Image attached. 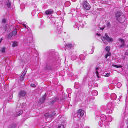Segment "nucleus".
Returning <instances> with one entry per match:
<instances>
[{
    "instance_id": "nucleus-2",
    "label": "nucleus",
    "mask_w": 128,
    "mask_h": 128,
    "mask_svg": "<svg viewBox=\"0 0 128 128\" xmlns=\"http://www.w3.org/2000/svg\"><path fill=\"white\" fill-rule=\"evenodd\" d=\"M105 37L102 36L101 38L104 42L106 44H107L108 42H112L113 41V40L112 38L110 37L106 34H105Z\"/></svg>"
},
{
    "instance_id": "nucleus-7",
    "label": "nucleus",
    "mask_w": 128,
    "mask_h": 128,
    "mask_svg": "<svg viewBox=\"0 0 128 128\" xmlns=\"http://www.w3.org/2000/svg\"><path fill=\"white\" fill-rule=\"evenodd\" d=\"M26 71L27 70H24L22 75L20 77V80L22 81L24 80V76L26 74Z\"/></svg>"
},
{
    "instance_id": "nucleus-8",
    "label": "nucleus",
    "mask_w": 128,
    "mask_h": 128,
    "mask_svg": "<svg viewBox=\"0 0 128 128\" xmlns=\"http://www.w3.org/2000/svg\"><path fill=\"white\" fill-rule=\"evenodd\" d=\"M26 92L24 91H21L19 93L18 95L20 97L24 96L26 94Z\"/></svg>"
},
{
    "instance_id": "nucleus-12",
    "label": "nucleus",
    "mask_w": 128,
    "mask_h": 128,
    "mask_svg": "<svg viewBox=\"0 0 128 128\" xmlns=\"http://www.w3.org/2000/svg\"><path fill=\"white\" fill-rule=\"evenodd\" d=\"M106 119V116L104 114L102 115L101 116L100 119L102 121L105 120Z\"/></svg>"
},
{
    "instance_id": "nucleus-4",
    "label": "nucleus",
    "mask_w": 128,
    "mask_h": 128,
    "mask_svg": "<svg viewBox=\"0 0 128 128\" xmlns=\"http://www.w3.org/2000/svg\"><path fill=\"white\" fill-rule=\"evenodd\" d=\"M84 113V111L82 109H79L78 111V117L79 114L80 115L81 117H82Z\"/></svg>"
},
{
    "instance_id": "nucleus-20",
    "label": "nucleus",
    "mask_w": 128,
    "mask_h": 128,
    "mask_svg": "<svg viewBox=\"0 0 128 128\" xmlns=\"http://www.w3.org/2000/svg\"><path fill=\"white\" fill-rule=\"evenodd\" d=\"M110 47L109 46H108L106 48V50L107 52H108L110 50Z\"/></svg>"
},
{
    "instance_id": "nucleus-48",
    "label": "nucleus",
    "mask_w": 128,
    "mask_h": 128,
    "mask_svg": "<svg viewBox=\"0 0 128 128\" xmlns=\"http://www.w3.org/2000/svg\"><path fill=\"white\" fill-rule=\"evenodd\" d=\"M47 69H49L48 68H47Z\"/></svg>"
},
{
    "instance_id": "nucleus-18",
    "label": "nucleus",
    "mask_w": 128,
    "mask_h": 128,
    "mask_svg": "<svg viewBox=\"0 0 128 128\" xmlns=\"http://www.w3.org/2000/svg\"><path fill=\"white\" fill-rule=\"evenodd\" d=\"M111 55V53L110 52H108L105 56V57L106 58H107L108 56H110Z\"/></svg>"
},
{
    "instance_id": "nucleus-42",
    "label": "nucleus",
    "mask_w": 128,
    "mask_h": 128,
    "mask_svg": "<svg viewBox=\"0 0 128 128\" xmlns=\"http://www.w3.org/2000/svg\"><path fill=\"white\" fill-rule=\"evenodd\" d=\"M92 53H91V54H92L93 52H94V50H92Z\"/></svg>"
},
{
    "instance_id": "nucleus-23",
    "label": "nucleus",
    "mask_w": 128,
    "mask_h": 128,
    "mask_svg": "<svg viewBox=\"0 0 128 128\" xmlns=\"http://www.w3.org/2000/svg\"><path fill=\"white\" fill-rule=\"evenodd\" d=\"M112 106V104L111 103H110L107 105L108 108L109 109Z\"/></svg>"
},
{
    "instance_id": "nucleus-29",
    "label": "nucleus",
    "mask_w": 128,
    "mask_h": 128,
    "mask_svg": "<svg viewBox=\"0 0 128 128\" xmlns=\"http://www.w3.org/2000/svg\"><path fill=\"white\" fill-rule=\"evenodd\" d=\"M112 66H114V67L117 68H120L121 67H122V66H118L116 65H114V64H112Z\"/></svg>"
},
{
    "instance_id": "nucleus-15",
    "label": "nucleus",
    "mask_w": 128,
    "mask_h": 128,
    "mask_svg": "<svg viewBox=\"0 0 128 128\" xmlns=\"http://www.w3.org/2000/svg\"><path fill=\"white\" fill-rule=\"evenodd\" d=\"M92 94L93 96H96L98 94V92L96 90H94L92 92Z\"/></svg>"
},
{
    "instance_id": "nucleus-9",
    "label": "nucleus",
    "mask_w": 128,
    "mask_h": 128,
    "mask_svg": "<svg viewBox=\"0 0 128 128\" xmlns=\"http://www.w3.org/2000/svg\"><path fill=\"white\" fill-rule=\"evenodd\" d=\"M110 98L113 100H115L116 98V96L114 93H113L111 94Z\"/></svg>"
},
{
    "instance_id": "nucleus-22",
    "label": "nucleus",
    "mask_w": 128,
    "mask_h": 128,
    "mask_svg": "<svg viewBox=\"0 0 128 128\" xmlns=\"http://www.w3.org/2000/svg\"><path fill=\"white\" fill-rule=\"evenodd\" d=\"M93 3H96V4L99 2V0H90Z\"/></svg>"
},
{
    "instance_id": "nucleus-40",
    "label": "nucleus",
    "mask_w": 128,
    "mask_h": 128,
    "mask_svg": "<svg viewBox=\"0 0 128 128\" xmlns=\"http://www.w3.org/2000/svg\"><path fill=\"white\" fill-rule=\"evenodd\" d=\"M2 40V38H1L0 40V44Z\"/></svg>"
},
{
    "instance_id": "nucleus-36",
    "label": "nucleus",
    "mask_w": 128,
    "mask_h": 128,
    "mask_svg": "<svg viewBox=\"0 0 128 128\" xmlns=\"http://www.w3.org/2000/svg\"><path fill=\"white\" fill-rule=\"evenodd\" d=\"M105 26H104V27L103 28H100V30H103L105 28Z\"/></svg>"
},
{
    "instance_id": "nucleus-11",
    "label": "nucleus",
    "mask_w": 128,
    "mask_h": 128,
    "mask_svg": "<svg viewBox=\"0 0 128 128\" xmlns=\"http://www.w3.org/2000/svg\"><path fill=\"white\" fill-rule=\"evenodd\" d=\"M17 33V31L16 30H14L12 32H11L10 33V34L9 35V36H10L11 35H16Z\"/></svg>"
},
{
    "instance_id": "nucleus-10",
    "label": "nucleus",
    "mask_w": 128,
    "mask_h": 128,
    "mask_svg": "<svg viewBox=\"0 0 128 128\" xmlns=\"http://www.w3.org/2000/svg\"><path fill=\"white\" fill-rule=\"evenodd\" d=\"M74 45L73 44L72 45L71 44H66V46H65V48L66 49L67 48H70L71 47H73L74 46Z\"/></svg>"
},
{
    "instance_id": "nucleus-37",
    "label": "nucleus",
    "mask_w": 128,
    "mask_h": 128,
    "mask_svg": "<svg viewBox=\"0 0 128 128\" xmlns=\"http://www.w3.org/2000/svg\"><path fill=\"white\" fill-rule=\"evenodd\" d=\"M126 2V0H122V2L123 3H124Z\"/></svg>"
},
{
    "instance_id": "nucleus-16",
    "label": "nucleus",
    "mask_w": 128,
    "mask_h": 128,
    "mask_svg": "<svg viewBox=\"0 0 128 128\" xmlns=\"http://www.w3.org/2000/svg\"><path fill=\"white\" fill-rule=\"evenodd\" d=\"M99 68H96V75L97 76V77L98 78H99V76L98 75V69Z\"/></svg>"
},
{
    "instance_id": "nucleus-19",
    "label": "nucleus",
    "mask_w": 128,
    "mask_h": 128,
    "mask_svg": "<svg viewBox=\"0 0 128 128\" xmlns=\"http://www.w3.org/2000/svg\"><path fill=\"white\" fill-rule=\"evenodd\" d=\"M6 48L4 47H3L1 48L0 51L2 52H5Z\"/></svg>"
},
{
    "instance_id": "nucleus-13",
    "label": "nucleus",
    "mask_w": 128,
    "mask_h": 128,
    "mask_svg": "<svg viewBox=\"0 0 128 128\" xmlns=\"http://www.w3.org/2000/svg\"><path fill=\"white\" fill-rule=\"evenodd\" d=\"M22 113V110L16 112L15 114V115L16 116H18L21 115Z\"/></svg>"
},
{
    "instance_id": "nucleus-35",
    "label": "nucleus",
    "mask_w": 128,
    "mask_h": 128,
    "mask_svg": "<svg viewBox=\"0 0 128 128\" xmlns=\"http://www.w3.org/2000/svg\"><path fill=\"white\" fill-rule=\"evenodd\" d=\"M53 115L49 114L48 115V117L52 118L53 117Z\"/></svg>"
},
{
    "instance_id": "nucleus-25",
    "label": "nucleus",
    "mask_w": 128,
    "mask_h": 128,
    "mask_svg": "<svg viewBox=\"0 0 128 128\" xmlns=\"http://www.w3.org/2000/svg\"><path fill=\"white\" fill-rule=\"evenodd\" d=\"M106 26L108 28H109L110 27L111 25L110 24L109 22H107L106 23Z\"/></svg>"
},
{
    "instance_id": "nucleus-26",
    "label": "nucleus",
    "mask_w": 128,
    "mask_h": 128,
    "mask_svg": "<svg viewBox=\"0 0 128 128\" xmlns=\"http://www.w3.org/2000/svg\"><path fill=\"white\" fill-rule=\"evenodd\" d=\"M46 96L45 94L43 96L42 99V102H44V100L45 99Z\"/></svg>"
},
{
    "instance_id": "nucleus-27",
    "label": "nucleus",
    "mask_w": 128,
    "mask_h": 128,
    "mask_svg": "<svg viewBox=\"0 0 128 128\" xmlns=\"http://www.w3.org/2000/svg\"><path fill=\"white\" fill-rule=\"evenodd\" d=\"M58 128H64L63 125L61 124L58 126Z\"/></svg>"
},
{
    "instance_id": "nucleus-46",
    "label": "nucleus",
    "mask_w": 128,
    "mask_h": 128,
    "mask_svg": "<svg viewBox=\"0 0 128 128\" xmlns=\"http://www.w3.org/2000/svg\"><path fill=\"white\" fill-rule=\"evenodd\" d=\"M110 112L111 113H112V111H111V112Z\"/></svg>"
},
{
    "instance_id": "nucleus-24",
    "label": "nucleus",
    "mask_w": 128,
    "mask_h": 128,
    "mask_svg": "<svg viewBox=\"0 0 128 128\" xmlns=\"http://www.w3.org/2000/svg\"><path fill=\"white\" fill-rule=\"evenodd\" d=\"M76 58V56L75 55H73L71 57V59L72 60H75Z\"/></svg>"
},
{
    "instance_id": "nucleus-3",
    "label": "nucleus",
    "mask_w": 128,
    "mask_h": 128,
    "mask_svg": "<svg viewBox=\"0 0 128 128\" xmlns=\"http://www.w3.org/2000/svg\"><path fill=\"white\" fill-rule=\"evenodd\" d=\"M83 6L84 8L87 10H89L90 8V6L89 4L86 1H85L83 2Z\"/></svg>"
},
{
    "instance_id": "nucleus-44",
    "label": "nucleus",
    "mask_w": 128,
    "mask_h": 128,
    "mask_svg": "<svg viewBox=\"0 0 128 128\" xmlns=\"http://www.w3.org/2000/svg\"><path fill=\"white\" fill-rule=\"evenodd\" d=\"M10 98H12V96H10Z\"/></svg>"
},
{
    "instance_id": "nucleus-30",
    "label": "nucleus",
    "mask_w": 128,
    "mask_h": 128,
    "mask_svg": "<svg viewBox=\"0 0 128 128\" xmlns=\"http://www.w3.org/2000/svg\"><path fill=\"white\" fill-rule=\"evenodd\" d=\"M124 10L126 11H128V6H126L124 8Z\"/></svg>"
},
{
    "instance_id": "nucleus-28",
    "label": "nucleus",
    "mask_w": 128,
    "mask_h": 128,
    "mask_svg": "<svg viewBox=\"0 0 128 128\" xmlns=\"http://www.w3.org/2000/svg\"><path fill=\"white\" fill-rule=\"evenodd\" d=\"M122 86L120 82H118L117 84V86L118 88H120Z\"/></svg>"
},
{
    "instance_id": "nucleus-32",
    "label": "nucleus",
    "mask_w": 128,
    "mask_h": 128,
    "mask_svg": "<svg viewBox=\"0 0 128 128\" xmlns=\"http://www.w3.org/2000/svg\"><path fill=\"white\" fill-rule=\"evenodd\" d=\"M6 22V20L5 19H3L2 20V22L3 23H5Z\"/></svg>"
},
{
    "instance_id": "nucleus-45",
    "label": "nucleus",
    "mask_w": 128,
    "mask_h": 128,
    "mask_svg": "<svg viewBox=\"0 0 128 128\" xmlns=\"http://www.w3.org/2000/svg\"><path fill=\"white\" fill-rule=\"evenodd\" d=\"M6 86H7L6 85V86H5L4 88H5L6 87Z\"/></svg>"
},
{
    "instance_id": "nucleus-38",
    "label": "nucleus",
    "mask_w": 128,
    "mask_h": 128,
    "mask_svg": "<svg viewBox=\"0 0 128 128\" xmlns=\"http://www.w3.org/2000/svg\"><path fill=\"white\" fill-rule=\"evenodd\" d=\"M55 102V100H52V101L51 102V103L52 104H53Z\"/></svg>"
},
{
    "instance_id": "nucleus-34",
    "label": "nucleus",
    "mask_w": 128,
    "mask_h": 128,
    "mask_svg": "<svg viewBox=\"0 0 128 128\" xmlns=\"http://www.w3.org/2000/svg\"><path fill=\"white\" fill-rule=\"evenodd\" d=\"M16 126V125L15 124H13L12 126L11 127V128H14Z\"/></svg>"
},
{
    "instance_id": "nucleus-1",
    "label": "nucleus",
    "mask_w": 128,
    "mask_h": 128,
    "mask_svg": "<svg viewBox=\"0 0 128 128\" xmlns=\"http://www.w3.org/2000/svg\"><path fill=\"white\" fill-rule=\"evenodd\" d=\"M115 16L116 19L120 22L122 23L124 22L126 19L125 18L122 12H116Z\"/></svg>"
},
{
    "instance_id": "nucleus-17",
    "label": "nucleus",
    "mask_w": 128,
    "mask_h": 128,
    "mask_svg": "<svg viewBox=\"0 0 128 128\" xmlns=\"http://www.w3.org/2000/svg\"><path fill=\"white\" fill-rule=\"evenodd\" d=\"M18 45V42L16 41H14L13 42L12 46L13 47H14L16 46H17Z\"/></svg>"
},
{
    "instance_id": "nucleus-21",
    "label": "nucleus",
    "mask_w": 128,
    "mask_h": 128,
    "mask_svg": "<svg viewBox=\"0 0 128 128\" xmlns=\"http://www.w3.org/2000/svg\"><path fill=\"white\" fill-rule=\"evenodd\" d=\"M80 58L81 60H83L84 59V56L83 55H81L80 56Z\"/></svg>"
},
{
    "instance_id": "nucleus-41",
    "label": "nucleus",
    "mask_w": 128,
    "mask_h": 128,
    "mask_svg": "<svg viewBox=\"0 0 128 128\" xmlns=\"http://www.w3.org/2000/svg\"><path fill=\"white\" fill-rule=\"evenodd\" d=\"M24 26L25 28H26V25L24 24Z\"/></svg>"
},
{
    "instance_id": "nucleus-14",
    "label": "nucleus",
    "mask_w": 128,
    "mask_h": 128,
    "mask_svg": "<svg viewBox=\"0 0 128 128\" xmlns=\"http://www.w3.org/2000/svg\"><path fill=\"white\" fill-rule=\"evenodd\" d=\"M11 4L10 1L9 0H7L6 2V5L8 8H10V7Z\"/></svg>"
},
{
    "instance_id": "nucleus-33",
    "label": "nucleus",
    "mask_w": 128,
    "mask_h": 128,
    "mask_svg": "<svg viewBox=\"0 0 128 128\" xmlns=\"http://www.w3.org/2000/svg\"><path fill=\"white\" fill-rule=\"evenodd\" d=\"M110 73H107L105 75V76L106 77H108L110 76Z\"/></svg>"
},
{
    "instance_id": "nucleus-31",
    "label": "nucleus",
    "mask_w": 128,
    "mask_h": 128,
    "mask_svg": "<svg viewBox=\"0 0 128 128\" xmlns=\"http://www.w3.org/2000/svg\"><path fill=\"white\" fill-rule=\"evenodd\" d=\"M30 86L32 87H36V86L35 84L33 83L31 84H30Z\"/></svg>"
},
{
    "instance_id": "nucleus-6",
    "label": "nucleus",
    "mask_w": 128,
    "mask_h": 128,
    "mask_svg": "<svg viewBox=\"0 0 128 128\" xmlns=\"http://www.w3.org/2000/svg\"><path fill=\"white\" fill-rule=\"evenodd\" d=\"M119 41L122 44L120 45V48L123 47L125 45L124 40L123 39L120 38L119 39Z\"/></svg>"
},
{
    "instance_id": "nucleus-39",
    "label": "nucleus",
    "mask_w": 128,
    "mask_h": 128,
    "mask_svg": "<svg viewBox=\"0 0 128 128\" xmlns=\"http://www.w3.org/2000/svg\"><path fill=\"white\" fill-rule=\"evenodd\" d=\"M96 34L97 35H98V36H100V34H99L98 33H97Z\"/></svg>"
},
{
    "instance_id": "nucleus-49",
    "label": "nucleus",
    "mask_w": 128,
    "mask_h": 128,
    "mask_svg": "<svg viewBox=\"0 0 128 128\" xmlns=\"http://www.w3.org/2000/svg\"><path fill=\"white\" fill-rule=\"evenodd\" d=\"M48 66H47L46 67H48Z\"/></svg>"
},
{
    "instance_id": "nucleus-5",
    "label": "nucleus",
    "mask_w": 128,
    "mask_h": 128,
    "mask_svg": "<svg viewBox=\"0 0 128 128\" xmlns=\"http://www.w3.org/2000/svg\"><path fill=\"white\" fill-rule=\"evenodd\" d=\"M53 12V10L52 9H49L45 11V14L46 15H50L52 14Z\"/></svg>"
},
{
    "instance_id": "nucleus-43",
    "label": "nucleus",
    "mask_w": 128,
    "mask_h": 128,
    "mask_svg": "<svg viewBox=\"0 0 128 128\" xmlns=\"http://www.w3.org/2000/svg\"><path fill=\"white\" fill-rule=\"evenodd\" d=\"M47 114H45V116H46V115Z\"/></svg>"
},
{
    "instance_id": "nucleus-47",
    "label": "nucleus",
    "mask_w": 128,
    "mask_h": 128,
    "mask_svg": "<svg viewBox=\"0 0 128 128\" xmlns=\"http://www.w3.org/2000/svg\"><path fill=\"white\" fill-rule=\"evenodd\" d=\"M86 128H90L88 127H87Z\"/></svg>"
}]
</instances>
